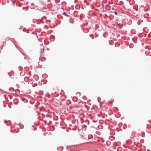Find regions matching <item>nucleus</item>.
I'll list each match as a JSON object with an SVG mask.
<instances>
[{"mask_svg": "<svg viewBox=\"0 0 151 151\" xmlns=\"http://www.w3.org/2000/svg\"><path fill=\"white\" fill-rule=\"evenodd\" d=\"M64 14H65V12H64Z\"/></svg>", "mask_w": 151, "mask_h": 151, "instance_id": "7ed1b4c3", "label": "nucleus"}, {"mask_svg": "<svg viewBox=\"0 0 151 151\" xmlns=\"http://www.w3.org/2000/svg\"><path fill=\"white\" fill-rule=\"evenodd\" d=\"M64 14H65V12H64Z\"/></svg>", "mask_w": 151, "mask_h": 151, "instance_id": "f03ea898", "label": "nucleus"}, {"mask_svg": "<svg viewBox=\"0 0 151 151\" xmlns=\"http://www.w3.org/2000/svg\"><path fill=\"white\" fill-rule=\"evenodd\" d=\"M115 13L116 14V15H117V13L116 12H115Z\"/></svg>", "mask_w": 151, "mask_h": 151, "instance_id": "f257e3e1", "label": "nucleus"}]
</instances>
